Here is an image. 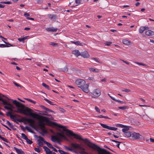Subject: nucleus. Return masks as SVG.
<instances>
[{
	"mask_svg": "<svg viewBox=\"0 0 154 154\" xmlns=\"http://www.w3.org/2000/svg\"><path fill=\"white\" fill-rule=\"evenodd\" d=\"M149 29V27L148 26H141L140 28L139 29V32L140 33L142 34L143 33V32L145 30H148Z\"/></svg>",
	"mask_w": 154,
	"mask_h": 154,
	"instance_id": "nucleus-11",
	"label": "nucleus"
},
{
	"mask_svg": "<svg viewBox=\"0 0 154 154\" xmlns=\"http://www.w3.org/2000/svg\"><path fill=\"white\" fill-rule=\"evenodd\" d=\"M14 84L15 85V86L17 87H21V85H19L18 84L15 82H14Z\"/></svg>",
	"mask_w": 154,
	"mask_h": 154,
	"instance_id": "nucleus-58",
	"label": "nucleus"
},
{
	"mask_svg": "<svg viewBox=\"0 0 154 154\" xmlns=\"http://www.w3.org/2000/svg\"><path fill=\"white\" fill-rule=\"evenodd\" d=\"M110 140L111 141L115 142L116 143H122V142H119V141H116V140H112V139H110Z\"/></svg>",
	"mask_w": 154,
	"mask_h": 154,
	"instance_id": "nucleus-55",
	"label": "nucleus"
},
{
	"mask_svg": "<svg viewBox=\"0 0 154 154\" xmlns=\"http://www.w3.org/2000/svg\"><path fill=\"white\" fill-rule=\"evenodd\" d=\"M80 55L84 58H88L89 57V55L88 52L86 51L82 52L81 53Z\"/></svg>",
	"mask_w": 154,
	"mask_h": 154,
	"instance_id": "nucleus-12",
	"label": "nucleus"
},
{
	"mask_svg": "<svg viewBox=\"0 0 154 154\" xmlns=\"http://www.w3.org/2000/svg\"><path fill=\"white\" fill-rule=\"evenodd\" d=\"M72 53L77 57L81 55V53L79 52V51L76 49L73 50L72 51Z\"/></svg>",
	"mask_w": 154,
	"mask_h": 154,
	"instance_id": "nucleus-15",
	"label": "nucleus"
},
{
	"mask_svg": "<svg viewBox=\"0 0 154 154\" xmlns=\"http://www.w3.org/2000/svg\"><path fill=\"white\" fill-rule=\"evenodd\" d=\"M28 120L29 122L30 123L34 121V120H33V119H28Z\"/></svg>",
	"mask_w": 154,
	"mask_h": 154,
	"instance_id": "nucleus-62",
	"label": "nucleus"
},
{
	"mask_svg": "<svg viewBox=\"0 0 154 154\" xmlns=\"http://www.w3.org/2000/svg\"><path fill=\"white\" fill-rule=\"evenodd\" d=\"M0 3L2 4H11V2L10 1H7V2H0Z\"/></svg>",
	"mask_w": 154,
	"mask_h": 154,
	"instance_id": "nucleus-35",
	"label": "nucleus"
},
{
	"mask_svg": "<svg viewBox=\"0 0 154 154\" xmlns=\"http://www.w3.org/2000/svg\"><path fill=\"white\" fill-rule=\"evenodd\" d=\"M63 131L66 132L67 136H73L75 138L77 139L83 141L90 144L88 145V146L95 150L97 151L98 154H111L109 151H107L106 149H102L95 144L91 143L87 138L83 139L81 136L74 133L72 131L69 129L63 130Z\"/></svg>",
	"mask_w": 154,
	"mask_h": 154,
	"instance_id": "nucleus-1",
	"label": "nucleus"
},
{
	"mask_svg": "<svg viewBox=\"0 0 154 154\" xmlns=\"http://www.w3.org/2000/svg\"><path fill=\"white\" fill-rule=\"evenodd\" d=\"M81 0H75V2L76 4H80L81 3Z\"/></svg>",
	"mask_w": 154,
	"mask_h": 154,
	"instance_id": "nucleus-59",
	"label": "nucleus"
},
{
	"mask_svg": "<svg viewBox=\"0 0 154 154\" xmlns=\"http://www.w3.org/2000/svg\"><path fill=\"white\" fill-rule=\"evenodd\" d=\"M58 127L61 128H66V127L65 126L62 125H58Z\"/></svg>",
	"mask_w": 154,
	"mask_h": 154,
	"instance_id": "nucleus-56",
	"label": "nucleus"
},
{
	"mask_svg": "<svg viewBox=\"0 0 154 154\" xmlns=\"http://www.w3.org/2000/svg\"><path fill=\"white\" fill-rule=\"evenodd\" d=\"M89 69L90 71H92L94 72H99V70L97 69H95L94 68H89Z\"/></svg>",
	"mask_w": 154,
	"mask_h": 154,
	"instance_id": "nucleus-21",
	"label": "nucleus"
},
{
	"mask_svg": "<svg viewBox=\"0 0 154 154\" xmlns=\"http://www.w3.org/2000/svg\"><path fill=\"white\" fill-rule=\"evenodd\" d=\"M88 79L90 80H92L95 81L94 78L93 77H89L88 78Z\"/></svg>",
	"mask_w": 154,
	"mask_h": 154,
	"instance_id": "nucleus-53",
	"label": "nucleus"
},
{
	"mask_svg": "<svg viewBox=\"0 0 154 154\" xmlns=\"http://www.w3.org/2000/svg\"><path fill=\"white\" fill-rule=\"evenodd\" d=\"M70 42L72 43L75 45H79V46H82V43L80 42L79 41H77L76 42L75 41H71Z\"/></svg>",
	"mask_w": 154,
	"mask_h": 154,
	"instance_id": "nucleus-19",
	"label": "nucleus"
},
{
	"mask_svg": "<svg viewBox=\"0 0 154 154\" xmlns=\"http://www.w3.org/2000/svg\"><path fill=\"white\" fill-rule=\"evenodd\" d=\"M21 136L22 138L24 140H26L28 138L27 136L24 134H22Z\"/></svg>",
	"mask_w": 154,
	"mask_h": 154,
	"instance_id": "nucleus-34",
	"label": "nucleus"
},
{
	"mask_svg": "<svg viewBox=\"0 0 154 154\" xmlns=\"http://www.w3.org/2000/svg\"><path fill=\"white\" fill-rule=\"evenodd\" d=\"M125 128H123L122 130V131L125 133H125L126 132H127L128 131V130L129 129V128L127 126H126V127H124Z\"/></svg>",
	"mask_w": 154,
	"mask_h": 154,
	"instance_id": "nucleus-24",
	"label": "nucleus"
},
{
	"mask_svg": "<svg viewBox=\"0 0 154 154\" xmlns=\"http://www.w3.org/2000/svg\"><path fill=\"white\" fill-rule=\"evenodd\" d=\"M7 46H8V45H5V44H0V47L1 48H5Z\"/></svg>",
	"mask_w": 154,
	"mask_h": 154,
	"instance_id": "nucleus-45",
	"label": "nucleus"
},
{
	"mask_svg": "<svg viewBox=\"0 0 154 154\" xmlns=\"http://www.w3.org/2000/svg\"><path fill=\"white\" fill-rule=\"evenodd\" d=\"M51 28H52V32H56L57 29V28H54L53 27H51Z\"/></svg>",
	"mask_w": 154,
	"mask_h": 154,
	"instance_id": "nucleus-54",
	"label": "nucleus"
},
{
	"mask_svg": "<svg viewBox=\"0 0 154 154\" xmlns=\"http://www.w3.org/2000/svg\"><path fill=\"white\" fill-rule=\"evenodd\" d=\"M25 128L27 130H28L29 132H30L32 133H33V131L31 130L30 128L29 127L27 126H26Z\"/></svg>",
	"mask_w": 154,
	"mask_h": 154,
	"instance_id": "nucleus-38",
	"label": "nucleus"
},
{
	"mask_svg": "<svg viewBox=\"0 0 154 154\" xmlns=\"http://www.w3.org/2000/svg\"><path fill=\"white\" fill-rule=\"evenodd\" d=\"M113 135L114 137L116 138H118L119 137L117 136V135H119L120 134V133L119 131H117L116 133L113 132Z\"/></svg>",
	"mask_w": 154,
	"mask_h": 154,
	"instance_id": "nucleus-22",
	"label": "nucleus"
},
{
	"mask_svg": "<svg viewBox=\"0 0 154 154\" xmlns=\"http://www.w3.org/2000/svg\"><path fill=\"white\" fill-rule=\"evenodd\" d=\"M6 115L8 116H9L10 117V118L11 119H13V121L15 122L16 123H17L18 122H17V121L20 122H21V119H15L16 116V115H13L12 114L11 112H7Z\"/></svg>",
	"mask_w": 154,
	"mask_h": 154,
	"instance_id": "nucleus-4",
	"label": "nucleus"
},
{
	"mask_svg": "<svg viewBox=\"0 0 154 154\" xmlns=\"http://www.w3.org/2000/svg\"><path fill=\"white\" fill-rule=\"evenodd\" d=\"M51 27L50 28H48L46 29L47 31L48 32H52V29Z\"/></svg>",
	"mask_w": 154,
	"mask_h": 154,
	"instance_id": "nucleus-57",
	"label": "nucleus"
},
{
	"mask_svg": "<svg viewBox=\"0 0 154 154\" xmlns=\"http://www.w3.org/2000/svg\"><path fill=\"white\" fill-rule=\"evenodd\" d=\"M2 124L3 126H4V127H5V128H6L7 129H8V130H10V131H11V130L6 125H4V124Z\"/></svg>",
	"mask_w": 154,
	"mask_h": 154,
	"instance_id": "nucleus-61",
	"label": "nucleus"
},
{
	"mask_svg": "<svg viewBox=\"0 0 154 154\" xmlns=\"http://www.w3.org/2000/svg\"><path fill=\"white\" fill-rule=\"evenodd\" d=\"M75 83L78 85V87L81 88L82 91L86 93H88L89 92L88 84H85V82L84 80L77 79L75 81Z\"/></svg>",
	"mask_w": 154,
	"mask_h": 154,
	"instance_id": "nucleus-3",
	"label": "nucleus"
},
{
	"mask_svg": "<svg viewBox=\"0 0 154 154\" xmlns=\"http://www.w3.org/2000/svg\"><path fill=\"white\" fill-rule=\"evenodd\" d=\"M135 63L137 64L138 65H139L146 66V67H149V66H148L147 65H146V64H144L143 63H139V62H135Z\"/></svg>",
	"mask_w": 154,
	"mask_h": 154,
	"instance_id": "nucleus-28",
	"label": "nucleus"
},
{
	"mask_svg": "<svg viewBox=\"0 0 154 154\" xmlns=\"http://www.w3.org/2000/svg\"><path fill=\"white\" fill-rule=\"evenodd\" d=\"M91 59L94 60L96 62H97V63H102L101 61L98 60L97 58H96L92 57L91 58Z\"/></svg>",
	"mask_w": 154,
	"mask_h": 154,
	"instance_id": "nucleus-27",
	"label": "nucleus"
},
{
	"mask_svg": "<svg viewBox=\"0 0 154 154\" xmlns=\"http://www.w3.org/2000/svg\"><path fill=\"white\" fill-rule=\"evenodd\" d=\"M51 149H52L55 152H57L58 151L53 146L52 147V148Z\"/></svg>",
	"mask_w": 154,
	"mask_h": 154,
	"instance_id": "nucleus-64",
	"label": "nucleus"
},
{
	"mask_svg": "<svg viewBox=\"0 0 154 154\" xmlns=\"http://www.w3.org/2000/svg\"><path fill=\"white\" fill-rule=\"evenodd\" d=\"M123 43L127 45H128L130 44L131 42L130 41H129L128 40H127L124 39L123 40Z\"/></svg>",
	"mask_w": 154,
	"mask_h": 154,
	"instance_id": "nucleus-26",
	"label": "nucleus"
},
{
	"mask_svg": "<svg viewBox=\"0 0 154 154\" xmlns=\"http://www.w3.org/2000/svg\"><path fill=\"white\" fill-rule=\"evenodd\" d=\"M26 142L29 144H31L33 142L32 140H31L28 138L26 140Z\"/></svg>",
	"mask_w": 154,
	"mask_h": 154,
	"instance_id": "nucleus-39",
	"label": "nucleus"
},
{
	"mask_svg": "<svg viewBox=\"0 0 154 154\" xmlns=\"http://www.w3.org/2000/svg\"><path fill=\"white\" fill-rule=\"evenodd\" d=\"M64 148L67 150H69L70 151H73V149L72 148H70L66 146H64Z\"/></svg>",
	"mask_w": 154,
	"mask_h": 154,
	"instance_id": "nucleus-29",
	"label": "nucleus"
},
{
	"mask_svg": "<svg viewBox=\"0 0 154 154\" xmlns=\"http://www.w3.org/2000/svg\"><path fill=\"white\" fill-rule=\"evenodd\" d=\"M133 131H128L125 134V136L128 137H132Z\"/></svg>",
	"mask_w": 154,
	"mask_h": 154,
	"instance_id": "nucleus-18",
	"label": "nucleus"
},
{
	"mask_svg": "<svg viewBox=\"0 0 154 154\" xmlns=\"http://www.w3.org/2000/svg\"><path fill=\"white\" fill-rule=\"evenodd\" d=\"M1 139L3 141H5L7 143L9 142H8V140L7 139L4 138L3 137H2V139Z\"/></svg>",
	"mask_w": 154,
	"mask_h": 154,
	"instance_id": "nucleus-50",
	"label": "nucleus"
},
{
	"mask_svg": "<svg viewBox=\"0 0 154 154\" xmlns=\"http://www.w3.org/2000/svg\"><path fill=\"white\" fill-rule=\"evenodd\" d=\"M57 134L60 137H64V136L63 134L60 133H57Z\"/></svg>",
	"mask_w": 154,
	"mask_h": 154,
	"instance_id": "nucleus-63",
	"label": "nucleus"
},
{
	"mask_svg": "<svg viewBox=\"0 0 154 154\" xmlns=\"http://www.w3.org/2000/svg\"><path fill=\"white\" fill-rule=\"evenodd\" d=\"M3 42L5 44V45H8V46H7V47H9L10 46H13L11 44H10L8 42H7L5 41H3Z\"/></svg>",
	"mask_w": 154,
	"mask_h": 154,
	"instance_id": "nucleus-36",
	"label": "nucleus"
},
{
	"mask_svg": "<svg viewBox=\"0 0 154 154\" xmlns=\"http://www.w3.org/2000/svg\"><path fill=\"white\" fill-rule=\"evenodd\" d=\"M45 100L48 103L50 104L51 105H55L53 103V102L49 100H48L47 99H45Z\"/></svg>",
	"mask_w": 154,
	"mask_h": 154,
	"instance_id": "nucleus-32",
	"label": "nucleus"
},
{
	"mask_svg": "<svg viewBox=\"0 0 154 154\" xmlns=\"http://www.w3.org/2000/svg\"><path fill=\"white\" fill-rule=\"evenodd\" d=\"M92 94L94 96L98 97L101 94L100 91L99 89H95L93 92Z\"/></svg>",
	"mask_w": 154,
	"mask_h": 154,
	"instance_id": "nucleus-10",
	"label": "nucleus"
},
{
	"mask_svg": "<svg viewBox=\"0 0 154 154\" xmlns=\"http://www.w3.org/2000/svg\"><path fill=\"white\" fill-rule=\"evenodd\" d=\"M117 126L121 128H124V127H126V126L125 125H122L121 124H118L117 125Z\"/></svg>",
	"mask_w": 154,
	"mask_h": 154,
	"instance_id": "nucleus-40",
	"label": "nucleus"
},
{
	"mask_svg": "<svg viewBox=\"0 0 154 154\" xmlns=\"http://www.w3.org/2000/svg\"><path fill=\"white\" fill-rule=\"evenodd\" d=\"M48 17L51 19L52 21H54L57 18V16L54 14H49L48 15Z\"/></svg>",
	"mask_w": 154,
	"mask_h": 154,
	"instance_id": "nucleus-13",
	"label": "nucleus"
},
{
	"mask_svg": "<svg viewBox=\"0 0 154 154\" xmlns=\"http://www.w3.org/2000/svg\"><path fill=\"white\" fill-rule=\"evenodd\" d=\"M72 146L75 149H78L81 150H85V149L84 148L82 147L80 144H78L77 143H72L71 144Z\"/></svg>",
	"mask_w": 154,
	"mask_h": 154,
	"instance_id": "nucleus-7",
	"label": "nucleus"
},
{
	"mask_svg": "<svg viewBox=\"0 0 154 154\" xmlns=\"http://www.w3.org/2000/svg\"><path fill=\"white\" fill-rule=\"evenodd\" d=\"M24 15L25 16L26 18L27 17H28V16H30V15L28 13H25L24 14Z\"/></svg>",
	"mask_w": 154,
	"mask_h": 154,
	"instance_id": "nucleus-60",
	"label": "nucleus"
},
{
	"mask_svg": "<svg viewBox=\"0 0 154 154\" xmlns=\"http://www.w3.org/2000/svg\"><path fill=\"white\" fill-rule=\"evenodd\" d=\"M122 91H125L126 92H129L131 91L130 90L127 89H124L122 90Z\"/></svg>",
	"mask_w": 154,
	"mask_h": 154,
	"instance_id": "nucleus-42",
	"label": "nucleus"
},
{
	"mask_svg": "<svg viewBox=\"0 0 154 154\" xmlns=\"http://www.w3.org/2000/svg\"><path fill=\"white\" fill-rule=\"evenodd\" d=\"M145 34L148 36L152 35L154 34V32L151 30H148L145 32Z\"/></svg>",
	"mask_w": 154,
	"mask_h": 154,
	"instance_id": "nucleus-17",
	"label": "nucleus"
},
{
	"mask_svg": "<svg viewBox=\"0 0 154 154\" xmlns=\"http://www.w3.org/2000/svg\"><path fill=\"white\" fill-rule=\"evenodd\" d=\"M47 133V132L44 130H42V132H39V133L41 134L42 136H45V134H46Z\"/></svg>",
	"mask_w": 154,
	"mask_h": 154,
	"instance_id": "nucleus-37",
	"label": "nucleus"
},
{
	"mask_svg": "<svg viewBox=\"0 0 154 154\" xmlns=\"http://www.w3.org/2000/svg\"><path fill=\"white\" fill-rule=\"evenodd\" d=\"M100 124L103 128L107 129L109 130L112 131H116L118 129V128H116L109 126L105 124L100 123Z\"/></svg>",
	"mask_w": 154,
	"mask_h": 154,
	"instance_id": "nucleus-6",
	"label": "nucleus"
},
{
	"mask_svg": "<svg viewBox=\"0 0 154 154\" xmlns=\"http://www.w3.org/2000/svg\"><path fill=\"white\" fill-rule=\"evenodd\" d=\"M112 43V42H106L105 43V44L107 46H109Z\"/></svg>",
	"mask_w": 154,
	"mask_h": 154,
	"instance_id": "nucleus-44",
	"label": "nucleus"
},
{
	"mask_svg": "<svg viewBox=\"0 0 154 154\" xmlns=\"http://www.w3.org/2000/svg\"><path fill=\"white\" fill-rule=\"evenodd\" d=\"M13 103L17 108V110L20 113L33 117V114L32 110L29 107L25 106L24 104L16 100H13Z\"/></svg>",
	"mask_w": 154,
	"mask_h": 154,
	"instance_id": "nucleus-2",
	"label": "nucleus"
},
{
	"mask_svg": "<svg viewBox=\"0 0 154 154\" xmlns=\"http://www.w3.org/2000/svg\"><path fill=\"white\" fill-rule=\"evenodd\" d=\"M95 109L97 112H98L100 113V109H99V108L97 106H95Z\"/></svg>",
	"mask_w": 154,
	"mask_h": 154,
	"instance_id": "nucleus-47",
	"label": "nucleus"
},
{
	"mask_svg": "<svg viewBox=\"0 0 154 154\" xmlns=\"http://www.w3.org/2000/svg\"><path fill=\"white\" fill-rule=\"evenodd\" d=\"M128 106H123L118 107V108L119 109H122L123 110H125L126 109H128Z\"/></svg>",
	"mask_w": 154,
	"mask_h": 154,
	"instance_id": "nucleus-23",
	"label": "nucleus"
},
{
	"mask_svg": "<svg viewBox=\"0 0 154 154\" xmlns=\"http://www.w3.org/2000/svg\"><path fill=\"white\" fill-rule=\"evenodd\" d=\"M43 148L45 152L47 151L48 150H49L48 149H49L46 146H43Z\"/></svg>",
	"mask_w": 154,
	"mask_h": 154,
	"instance_id": "nucleus-51",
	"label": "nucleus"
},
{
	"mask_svg": "<svg viewBox=\"0 0 154 154\" xmlns=\"http://www.w3.org/2000/svg\"><path fill=\"white\" fill-rule=\"evenodd\" d=\"M39 147H38V148H35L34 149L38 153L40 152V151L42 149L41 148H40V149H41V150H40Z\"/></svg>",
	"mask_w": 154,
	"mask_h": 154,
	"instance_id": "nucleus-33",
	"label": "nucleus"
},
{
	"mask_svg": "<svg viewBox=\"0 0 154 154\" xmlns=\"http://www.w3.org/2000/svg\"><path fill=\"white\" fill-rule=\"evenodd\" d=\"M141 136V135L139 133L133 131L131 138L133 139L140 140L141 139L140 137Z\"/></svg>",
	"mask_w": 154,
	"mask_h": 154,
	"instance_id": "nucleus-8",
	"label": "nucleus"
},
{
	"mask_svg": "<svg viewBox=\"0 0 154 154\" xmlns=\"http://www.w3.org/2000/svg\"><path fill=\"white\" fill-rule=\"evenodd\" d=\"M26 99L27 100L30 101V102L32 103H34V104H35V101L32 100L31 99H29V98H26Z\"/></svg>",
	"mask_w": 154,
	"mask_h": 154,
	"instance_id": "nucleus-43",
	"label": "nucleus"
},
{
	"mask_svg": "<svg viewBox=\"0 0 154 154\" xmlns=\"http://www.w3.org/2000/svg\"><path fill=\"white\" fill-rule=\"evenodd\" d=\"M49 150H47L46 152V154H51V153L52 152V151H51L50 149H49Z\"/></svg>",
	"mask_w": 154,
	"mask_h": 154,
	"instance_id": "nucleus-52",
	"label": "nucleus"
},
{
	"mask_svg": "<svg viewBox=\"0 0 154 154\" xmlns=\"http://www.w3.org/2000/svg\"><path fill=\"white\" fill-rule=\"evenodd\" d=\"M5 106L4 108L5 109H8V110H10L11 111L12 110L11 109L13 108V106H12V108H11L10 107H9V106Z\"/></svg>",
	"mask_w": 154,
	"mask_h": 154,
	"instance_id": "nucleus-41",
	"label": "nucleus"
},
{
	"mask_svg": "<svg viewBox=\"0 0 154 154\" xmlns=\"http://www.w3.org/2000/svg\"><path fill=\"white\" fill-rule=\"evenodd\" d=\"M49 45H52L54 47H57L58 46V44L57 43H54L53 42H51L49 43Z\"/></svg>",
	"mask_w": 154,
	"mask_h": 154,
	"instance_id": "nucleus-25",
	"label": "nucleus"
},
{
	"mask_svg": "<svg viewBox=\"0 0 154 154\" xmlns=\"http://www.w3.org/2000/svg\"><path fill=\"white\" fill-rule=\"evenodd\" d=\"M14 149L18 154H25L24 152L22 149H19L15 147H14Z\"/></svg>",
	"mask_w": 154,
	"mask_h": 154,
	"instance_id": "nucleus-16",
	"label": "nucleus"
},
{
	"mask_svg": "<svg viewBox=\"0 0 154 154\" xmlns=\"http://www.w3.org/2000/svg\"><path fill=\"white\" fill-rule=\"evenodd\" d=\"M42 141L44 142V143L47 145L50 148H52L53 147L52 145L50 143L46 141L45 140L44 138H42Z\"/></svg>",
	"mask_w": 154,
	"mask_h": 154,
	"instance_id": "nucleus-14",
	"label": "nucleus"
},
{
	"mask_svg": "<svg viewBox=\"0 0 154 154\" xmlns=\"http://www.w3.org/2000/svg\"><path fill=\"white\" fill-rule=\"evenodd\" d=\"M58 151L60 153V154H69L67 152H66L60 149L58 150Z\"/></svg>",
	"mask_w": 154,
	"mask_h": 154,
	"instance_id": "nucleus-30",
	"label": "nucleus"
},
{
	"mask_svg": "<svg viewBox=\"0 0 154 154\" xmlns=\"http://www.w3.org/2000/svg\"><path fill=\"white\" fill-rule=\"evenodd\" d=\"M38 125L42 127H45L44 124L43 123V122H40L38 123Z\"/></svg>",
	"mask_w": 154,
	"mask_h": 154,
	"instance_id": "nucleus-46",
	"label": "nucleus"
},
{
	"mask_svg": "<svg viewBox=\"0 0 154 154\" xmlns=\"http://www.w3.org/2000/svg\"><path fill=\"white\" fill-rule=\"evenodd\" d=\"M42 85L44 87H45L46 88L50 90L49 87L48 85H46L45 83H42Z\"/></svg>",
	"mask_w": 154,
	"mask_h": 154,
	"instance_id": "nucleus-31",
	"label": "nucleus"
},
{
	"mask_svg": "<svg viewBox=\"0 0 154 154\" xmlns=\"http://www.w3.org/2000/svg\"><path fill=\"white\" fill-rule=\"evenodd\" d=\"M60 70L61 71L63 72H67L68 70L67 66H66L63 68H61L60 69Z\"/></svg>",
	"mask_w": 154,
	"mask_h": 154,
	"instance_id": "nucleus-20",
	"label": "nucleus"
},
{
	"mask_svg": "<svg viewBox=\"0 0 154 154\" xmlns=\"http://www.w3.org/2000/svg\"><path fill=\"white\" fill-rule=\"evenodd\" d=\"M18 40L20 42H22L23 43L24 42V41L23 38H19Z\"/></svg>",
	"mask_w": 154,
	"mask_h": 154,
	"instance_id": "nucleus-49",
	"label": "nucleus"
},
{
	"mask_svg": "<svg viewBox=\"0 0 154 154\" xmlns=\"http://www.w3.org/2000/svg\"><path fill=\"white\" fill-rule=\"evenodd\" d=\"M35 136L37 138H39V139L37 140V141L38 142V147L43 146V143L44 142L42 141V138H43V137L41 136H38L36 135H35Z\"/></svg>",
	"mask_w": 154,
	"mask_h": 154,
	"instance_id": "nucleus-9",
	"label": "nucleus"
},
{
	"mask_svg": "<svg viewBox=\"0 0 154 154\" xmlns=\"http://www.w3.org/2000/svg\"><path fill=\"white\" fill-rule=\"evenodd\" d=\"M51 140L52 141H53V142H55L57 140V139L56 137L52 136L51 137Z\"/></svg>",
	"mask_w": 154,
	"mask_h": 154,
	"instance_id": "nucleus-48",
	"label": "nucleus"
},
{
	"mask_svg": "<svg viewBox=\"0 0 154 154\" xmlns=\"http://www.w3.org/2000/svg\"><path fill=\"white\" fill-rule=\"evenodd\" d=\"M40 107L43 109H44L45 110V111L44 112H43L44 113H43V114L44 115H47L48 116H51V115L50 114H48V113L47 112V111H48L49 112H51L55 113V112L52 110H51L47 108V107H45L44 106H43V105H41L40 106Z\"/></svg>",
	"mask_w": 154,
	"mask_h": 154,
	"instance_id": "nucleus-5",
	"label": "nucleus"
}]
</instances>
